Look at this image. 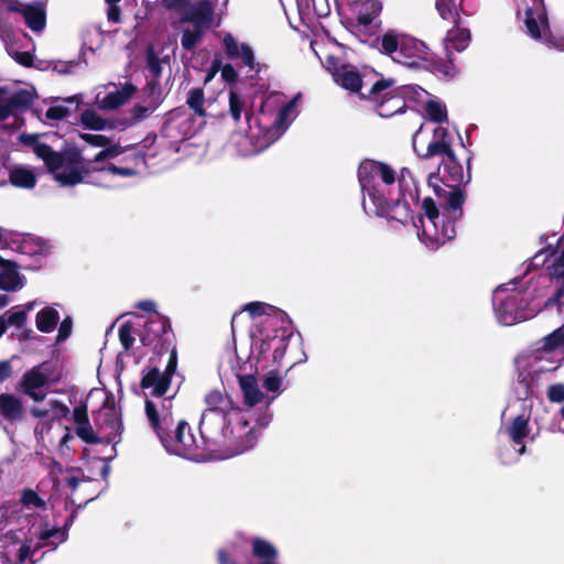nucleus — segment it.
<instances>
[{
	"label": "nucleus",
	"instance_id": "6e6552de",
	"mask_svg": "<svg viewBox=\"0 0 564 564\" xmlns=\"http://www.w3.org/2000/svg\"><path fill=\"white\" fill-rule=\"evenodd\" d=\"M162 6L181 15L180 24L181 44L184 50L191 51L203 39L205 32L214 25L213 0H162Z\"/></svg>",
	"mask_w": 564,
	"mask_h": 564
},
{
	"label": "nucleus",
	"instance_id": "774afa93",
	"mask_svg": "<svg viewBox=\"0 0 564 564\" xmlns=\"http://www.w3.org/2000/svg\"><path fill=\"white\" fill-rule=\"evenodd\" d=\"M557 46L562 50H564V36L560 37V42H557Z\"/></svg>",
	"mask_w": 564,
	"mask_h": 564
},
{
	"label": "nucleus",
	"instance_id": "423d86ee",
	"mask_svg": "<svg viewBox=\"0 0 564 564\" xmlns=\"http://www.w3.org/2000/svg\"><path fill=\"white\" fill-rule=\"evenodd\" d=\"M40 138V134L22 133L19 135V141L30 148L44 162L54 180L62 186H75L79 183L108 186L111 177L135 175V171L130 167L94 166L90 162L85 164L78 151L64 154L54 152Z\"/></svg>",
	"mask_w": 564,
	"mask_h": 564
},
{
	"label": "nucleus",
	"instance_id": "393cba45",
	"mask_svg": "<svg viewBox=\"0 0 564 564\" xmlns=\"http://www.w3.org/2000/svg\"><path fill=\"white\" fill-rule=\"evenodd\" d=\"M224 47L226 54L230 58L240 57L246 66L250 69L257 68V63L254 61V55L252 48L247 44H239L235 37L227 33L223 39Z\"/></svg>",
	"mask_w": 564,
	"mask_h": 564
},
{
	"label": "nucleus",
	"instance_id": "4be33fe9",
	"mask_svg": "<svg viewBox=\"0 0 564 564\" xmlns=\"http://www.w3.org/2000/svg\"><path fill=\"white\" fill-rule=\"evenodd\" d=\"M109 88L110 90L105 96H102L101 91L97 93L96 104L101 109H116L123 105L134 93V87L131 85H124L121 88L112 85Z\"/></svg>",
	"mask_w": 564,
	"mask_h": 564
},
{
	"label": "nucleus",
	"instance_id": "dca6fc26",
	"mask_svg": "<svg viewBox=\"0 0 564 564\" xmlns=\"http://www.w3.org/2000/svg\"><path fill=\"white\" fill-rule=\"evenodd\" d=\"M33 95L29 90L0 88V121L13 118V126H20V113L31 104Z\"/></svg>",
	"mask_w": 564,
	"mask_h": 564
},
{
	"label": "nucleus",
	"instance_id": "603ef678",
	"mask_svg": "<svg viewBox=\"0 0 564 564\" xmlns=\"http://www.w3.org/2000/svg\"><path fill=\"white\" fill-rule=\"evenodd\" d=\"M70 330H72V322H70V319L66 318L62 322V324L58 328L57 340L58 341L65 340L70 335Z\"/></svg>",
	"mask_w": 564,
	"mask_h": 564
},
{
	"label": "nucleus",
	"instance_id": "aec40b11",
	"mask_svg": "<svg viewBox=\"0 0 564 564\" xmlns=\"http://www.w3.org/2000/svg\"><path fill=\"white\" fill-rule=\"evenodd\" d=\"M240 389L243 394L245 404L254 406L257 404L269 408L275 395H267L261 392L259 384L253 376H242L239 378Z\"/></svg>",
	"mask_w": 564,
	"mask_h": 564
},
{
	"label": "nucleus",
	"instance_id": "8fccbe9b",
	"mask_svg": "<svg viewBox=\"0 0 564 564\" xmlns=\"http://www.w3.org/2000/svg\"><path fill=\"white\" fill-rule=\"evenodd\" d=\"M145 412H147V416H148L149 421L151 422L153 429L158 432V435L160 436V434H162V433L160 432V427H159V416H158L155 405L152 401L148 400L145 402Z\"/></svg>",
	"mask_w": 564,
	"mask_h": 564
},
{
	"label": "nucleus",
	"instance_id": "49530a36",
	"mask_svg": "<svg viewBox=\"0 0 564 564\" xmlns=\"http://www.w3.org/2000/svg\"><path fill=\"white\" fill-rule=\"evenodd\" d=\"M282 379L275 372H270L264 377L263 387L268 392L280 393Z\"/></svg>",
	"mask_w": 564,
	"mask_h": 564
},
{
	"label": "nucleus",
	"instance_id": "7c9ffc66",
	"mask_svg": "<svg viewBox=\"0 0 564 564\" xmlns=\"http://www.w3.org/2000/svg\"><path fill=\"white\" fill-rule=\"evenodd\" d=\"M68 409L56 400L50 401L42 406H33L30 410L32 416L43 420H56L57 417L66 415Z\"/></svg>",
	"mask_w": 564,
	"mask_h": 564
},
{
	"label": "nucleus",
	"instance_id": "4468645a",
	"mask_svg": "<svg viewBox=\"0 0 564 564\" xmlns=\"http://www.w3.org/2000/svg\"><path fill=\"white\" fill-rule=\"evenodd\" d=\"M58 373L51 362L40 364L28 370L20 382V390L33 401H43L46 397V388L57 381Z\"/></svg>",
	"mask_w": 564,
	"mask_h": 564
},
{
	"label": "nucleus",
	"instance_id": "9d476101",
	"mask_svg": "<svg viewBox=\"0 0 564 564\" xmlns=\"http://www.w3.org/2000/svg\"><path fill=\"white\" fill-rule=\"evenodd\" d=\"M381 50L392 61L410 68H426L432 63V53L420 40L389 31L381 37Z\"/></svg>",
	"mask_w": 564,
	"mask_h": 564
},
{
	"label": "nucleus",
	"instance_id": "f257e3e1",
	"mask_svg": "<svg viewBox=\"0 0 564 564\" xmlns=\"http://www.w3.org/2000/svg\"><path fill=\"white\" fill-rule=\"evenodd\" d=\"M413 148L422 158L442 156L440 174L429 176V186L434 196L422 202L423 215L420 217L419 239L430 249H437L455 236L454 224L463 215L465 202L460 185L468 182L463 165L456 160L449 144V135L445 128L433 129V137L427 140L421 127L413 135Z\"/></svg>",
	"mask_w": 564,
	"mask_h": 564
},
{
	"label": "nucleus",
	"instance_id": "a19ab883",
	"mask_svg": "<svg viewBox=\"0 0 564 564\" xmlns=\"http://www.w3.org/2000/svg\"><path fill=\"white\" fill-rule=\"evenodd\" d=\"M229 110L235 121L240 120L245 111V101L235 90H230L229 93Z\"/></svg>",
	"mask_w": 564,
	"mask_h": 564
},
{
	"label": "nucleus",
	"instance_id": "c756f323",
	"mask_svg": "<svg viewBox=\"0 0 564 564\" xmlns=\"http://www.w3.org/2000/svg\"><path fill=\"white\" fill-rule=\"evenodd\" d=\"M74 415L76 423V434L78 435V437H80L84 442L90 444L104 442L98 431L95 432L93 430L85 412L80 410H75Z\"/></svg>",
	"mask_w": 564,
	"mask_h": 564
},
{
	"label": "nucleus",
	"instance_id": "5701e85b",
	"mask_svg": "<svg viewBox=\"0 0 564 564\" xmlns=\"http://www.w3.org/2000/svg\"><path fill=\"white\" fill-rule=\"evenodd\" d=\"M382 7L379 0H354L350 10L359 26H368L379 15Z\"/></svg>",
	"mask_w": 564,
	"mask_h": 564
},
{
	"label": "nucleus",
	"instance_id": "1a4fd4ad",
	"mask_svg": "<svg viewBox=\"0 0 564 564\" xmlns=\"http://www.w3.org/2000/svg\"><path fill=\"white\" fill-rule=\"evenodd\" d=\"M517 281L499 285L492 294L497 321L506 326L534 317L541 310L540 303L529 304L524 295L516 289Z\"/></svg>",
	"mask_w": 564,
	"mask_h": 564
},
{
	"label": "nucleus",
	"instance_id": "39448f33",
	"mask_svg": "<svg viewBox=\"0 0 564 564\" xmlns=\"http://www.w3.org/2000/svg\"><path fill=\"white\" fill-rule=\"evenodd\" d=\"M299 96L288 100L278 91H271L262 97L257 112H246L249 133H235L230 143L241 156L254 155L276 141L297 117Z\"/></svg>",
	"mask_w": 564,
	"mask_h": 564
},
{
	"label": "nucleus",
	"instance_id": "f704fd0d",
	"mask_svg": "<svg viewBox=\"0 0 564 564\" xmlns=\"http://www.w3.org/2000/svg\"><path fill=\"white\" fill-rule=\"evenodd\" d=\"M80 123L84 128L89 130H107L113 128L111 121L105 119L100 115H98L95 110H85L80 116Z\"/></svg>",
	"mask_w": 564,
	"mask_h": 564
},
{
	"label": "nucleus",
	"instance_id": "de8ad7c7",
	"mask_svg": "<svg viewBox=\"0 0 564 564\" xmlns=\"http://www.w3.org/2000/svg\"><path fill=\"white\" fill-rule=\"evenodd\" d=\"M547 398L551 402L561 403L564 401V384L555 383L549 387Z\"/></svg>",
	"mask_w": 564,
	"mask_h": 564
},
{
	"label": "nucleus",
	"instance_id": "c85d7f7f",
	"mask_svg": "<svg viewBox=\"0 0 564 564\" xmlns=\"http://www.w3.org/2000/svg\"><path fill=\"white\" fill-rule=\"evenodd\" d=\"M9 180L15 187L31 189L36 184V174L32 167L15 165L9 172Z\"/></svg>",
	"mask_w": 564,
	"mask_h": 564
},
{
	"label": "nucleus",
	"instance_id": "bb28decb",
	"mask_svg": "<svg viewBox=\"0 0 564 564\" xmlns=\"http://www.w3.org/2000/svg\"><path fill=\"white\" fill-rule=\"evenodd\" d=\"M550 274L562 286L557 288L555 294L544 303V306L547 307L553 304L564 306V246L561 248L554 263L550 267Z\"/></svg>",
	"mask_w": 564,
	"mask_h": 564
},
{
	"label": "nucleus",
	"instance_id": "bf43d9fd",
	"mask_svg": "<svg viewBox=\"0 0 564 564\" xmlns=\"http://www.w3.org/2000/svg\"><path fill=\"white\" fill-rule=\"evenodd\" d=\"M148 63H149V66L151 67L152 72L154 74H158L159 73V63H158V59L156 57L154 56L153 52L150 51L148 53Z\"/></svg>",
	"mask_w": 564,
	"mask_h": 564
},
{
	"label": "nucleus",
	"instance_id": "ea45409f",
	"mask_svg": "<svg viewBox=\"0 0 564 564\" xmlns=\"http://www.w3.org/2000/svg\"><path fill=\"white\" fill-rule=\"evenodd\" d=\"M454 0H436L435 7L443 20L457 22V11Z\"/></svg>",
	"mask_w": 564,
	"mask_h": 564
},
{
	"label": "nucleus",
	"instance_id": "6e6d98bb",
	"mask_svg": "<svg viewBox=\"0 0 564 564\" xmlns=\"http://www.w3.org/2000/svg\"><path fill=\"white\" fill-rule=\"evenodd\" d=\"M219 68H220V62L215 59L213 62L210 68L208 69V73L204 79V83L205 84L209 83L216 76V74L219 72Z\"/></svg>",
	"mask_w": 564,
	"mask_h": 564
},
{
	"label": "nucleus",
	"instance_id": "a18cd8bd",
	"mask_svg": "<svg viewBox=\"0 0 564 564\" xmlns=\"http://www.w3.org/2000/svg\"><path fill=\"white\" fill-rule=\"evenodd\" d=\"M55 420L39 421L34 427V434L39 443L45 444L46 436Z\"/></svg>",
	"mask_w": 564,
	"mask_h": 564
},
{
	"label": "nucleus",
	"instance_id": "5fc2aeb1",
	"mask_svg": "<svg viewBox=\"0 0 564 564\" xmlns=\"http://www.w3.org/2000/svg\"><path fill=\"white\" fill-rule=\"evenodd\" d=\"M271 419L272 415L269 412V408H264V410L258 415L256 423L260 429H263L269 425Z\"/></svg>",
	"mask_w": 564,
	"mask_h": 564
},
{
	"label": "nucleus",
	"instance_id": "f03ea898",
	"mask_svg": "<svg viewBox=\"0 0 564 564\" xmlns=\"http://www.w3.org/2000/svg\"><path fill=\"white\" fill-rule=\"evenodd\" d=\"M197 440L186 422H180L173 435L160 434L165 449L174 455L202 460L207 458L204 446L215 458H229L254 446L257 432L249 427L250 410L232 405L231 400L219 391L209 392L206 398Z\"/></svg>",
	"mask_w": 564,
	"mask_h": 564
},
{
	"label": "nucleus",
	"instance_id": "37998d69",
	"mask_svg": "<svg viewBox=\"0 0 564 564\" xmlns=\"http://www.w3.org/2000/svg\"><path fill=\"white\" fill-rule=\"evenodd\" d=\"M243 311L248 312L252 317L261 315H270L274 311V307L263 302H251L248 303Z\"/></svg>",
	"mask_w": 564,
	"mask_h": 564
},
{
	"label": "nucleus",
	"instance_id": "e2e57ef3",
	"mask_svg": "<svg viewBox=\"0 0 564 564\" xmlns=\"http://www.w3.org/2000/svg\"><path fill=\"white\" fill-rule=\"evenodd\" d=\"M6 292L0 289V308L6 307L11 302V297Z\"/></svg>",
	"mask_w": 564,
	"mask_h": 564
},
{
	"label": "nucleus",
	"instance_id": "58836bf2",
	"mask_svg": "<svg viewBox=\"0 0 564 564\" xmlns=\"http://www.w3.org/2000/svg\"><path fill=\"white\" fill-rule=\"evenodd\" d=\"M187 105L194 110V112L200 117L205 116L204 102L205 96L200 88L191 89L187 94Z\"/></svg>",
	"mask_w": 564,
	"mask_h": 564
},
{
	"label": "nucleus",
	"instance_id": "6ab92c4d",
	"mask_svg": "<svg viewBox=\"0 0 564 564\" xmlns=\"http://www.w3.org/2000/svg\"><path fill=\"white\" fill-rule=\"evenodd\" d=\"M80 138L90 145L102 148L90 161L94 166H99V163L115 159L124 152L123 147L119 143H112L109 138L102 134L82 133Z\"/></svg>",
	"mask_w": 564,
	"mask_h": 564
},
{
	"label": "nucleus",
	"instance_id": "473e14b6",
	"mask_svg": "<svg viewBox=\"0 0 564 564\" xmlns=\"http://www.w3.org/2000/svg\"><path fill=\"white\" fill-rule=\"evenodd\" d=\"M0 415L8 421H15L22 415L21 401L11 394L0 395Z\"/></svg>",
	"mask_w": 564,
	"mask_h": 564
},
{
	"label": "nucleus",
	"instance_id": "052dcab7",
	"mask_svg": "<svg viewBox=\"0 0 564 564\" xmlns=\"http://www.w3.org/2000/svg\"><path fill=\"white\" fill-rule=\"evenodd\" d=\"M11 375V367L7 362L0 364V382Z\"/></svg>",
	"mask_w": 564,
	"mask_h": 564
},
{
	"label": "nucleus",
	"instance_id": "cd10ccee",
	"mask_svg": "<svg viewBox=\"0 0 564 564\" xmlns=\"http://www.w3.org/2000/svg\"><path fill=\"white\" fill-rule=\"evenodd\" d=\"M507 433L514 446H519V448H514L517 457L522 455L525 451L523 440L529 435V420L523 415L517 416L508 427Z\"/></svg>",
	"mask_w": 564,
	"mask_h": 564
},
{
	"label": "nucleus",
	"instance_id": "a878e982",
	"mask_svg": "<svg viewBox=\"0 0 564 564\" xmlns=\"http://www.w3.org/2000/svg\"><path fill=\"white\" fill-rule=\"evenodd\" d=\"M25 280L18 272L14 263L0 257V289L8 292H17L24 286Z\"/></svg>",
	"mask_w": 564,
	"mask_h": 564
},
{
	"label": "nucleus",
	"instance_id": "864d4df0",
	"mask_svg": "<svg viewBox=\"0 0 564 564\" xmlns=\"http://www.w3.org/2000/svg\"><path fill=\"white\" fill-rule=\"evenodd\" d=\"M10 55L21 65L29 66L32 64V56L28 52H10Z\"/></svg>",
	"mask_w": 564,
	"mask_h": 564
},
{
	"label": "nucleus",
	"instance_id": "69168bd1",
	"mask_svg": "<svg viewBox=\"0 0 564 564\" xmlns=\"http://www.w3.org/2000/svg\"><path fill=\"white\" fill-rule=\"evenodd\" d=\"M64 104H69V105H74L75 109L78 107L79 102H80V98L79 96H72L65 100H63Z\"/></svg>",
	"mask_w": 564,
	"mask_h": 564
},
{
	"label": "nucleus",
	"instance_id": "13d9d810",
	"mask_svg": "<svg viewBox=\"0 0 564 564\" xmlns=\"http://www.w3.org/2000/svg\"><path fill=\"white\" fill-rule=\"evenodd\" d=\"M217 558L219 564H236V562L229 556L228 552L224 549H220L217 552Z\"/></svg>",
	"mask_w": 564,
	"mask_h": 564
},
{
	"label": "nucleus",
	"instance_id": "f8f14e48",
	"mask_svg": "<svg viewBox=\"0 0 564 564\" xmlns=\"http://www.w3.org/2000/svg\"><path fill=\"white\" fill-rule=\"evenodd\" d=\"M8 13H19L33 32H41L46 25L45 4L41 1L24 3L20 0H0V37L8 43L12 35V26Z\"/></svg>",
	"mask_w": 564,
	"mask_h": 564
},
{
	"label": "nucleus",
	"instance_id": "e433bc0d",
	"mask_svg": "<svg viewBox=\"0 0 564 564\" xmlns=\"http://www.w3.org/2000/svg\"><path fill=\"white\" fill-rule=\"evenodd\" d=\"M297 10L303 19L324 17L328 13L327 6L317 4L315 0H296Z\"/></svg>",
	"mask_w": 564,
	"mask_h": 564
},
{
	"label": "nucleus",
	"instance_id": "9b49d317",
	"mask_svg": "<svg viewBox=\"0 0 564 564\" xmlns=\"http://www.w3.org/2000/svg\"><path fill=\"white\" fill-rule=\"evenodd\" d=\"M517 15L522 18L528 35L533 40L542 41L549 46L563 51L557 46L560 37L564 36V24L556 25L554 30L549 26L547 15L543 0H514Z\"/></svg>",
	"mask_w": 564,
	"mask_h": 564
},
{
	"label": "nucleus",
	"instance_id": "3c124183",
	"mask_svg": "<svg viewBox=\"0 0 564 564\" xmlns=\"http://www.w3.org/2000/svg\"><path fill=\"white\" fill-rule=\"evenodd\" d=\"M220 74H221V78L227 82V83H234L236 79H237V72L236 69L230 65V64H226L224 66L220 65Z\"/></svg>",
	"mask_w": 564,
	"mask_h": 564
},
{
	"label": "nucleus",
	"instance_id": "4d7b16f0",
	"mask_svg": "<svg viewBox=\"0 0 564 564\" xmlns=\"http://www.w3.org/2000/svg\"><path fill=\"white\" fill-rule=\"evenodd\" d=\"M74 438L70 430L68 427H65L64 434L59 440V447L62 451L68 447V443Z\"/></svg>",
	"mask_w": 564,
	"mask_h": 564
},
{
	"label": "nucleus",
	"instance_id": "79ce46f5",
	"mask_svg": "<svg viewBox=\"0 0 564 564\" xmlns=\"http://www.w3.org/2000/svg\"><path fill=\"white\" fill-rule=\"evenodd\" d=\"M70 112V109L61 102H56L48 107L45 112V118L48 121H58L66 118Z\"/></svg>",
	"mask_w": 564,
	"mask_h": 564
},
{
	"label": "nucleus",
	"instance_id": "09e8293b",
	"mask_svg": "<svg viewBox=\"0 0 564 564\" xmlns=\"http://www.w3.org/2000/svg\"><path fill=\"white\" fill-rule=\"evenodd\" d=\"M105 1L108 6V10H107L108 20L110 22L118 23L120 21V15H121V11H120V8L118 7V3L121 0H105Z\"/></svg>",
	"mask_w": 564,
	"mask_h": 564
},
{
	"label": "nucleus",
	"instance_id": "20e7f679",
	"mask_svg": "<svg viewBox=\"0 0 564 564\" xmlns=\"http://www.w3.org/2000/svg\"><path fill=\"white\" fill-rule=\"evenodd\" d=\"M359 183L364 193L362 207L369 215L384 216L398 223L411 218L408 196L414 200V181L406 169L397 175L389 165L365 160L358 170Z\"/></svg>",
	"mask_w": 564,
	"mask_h": 564
},
{
	"label": "nucleus",
	"instance_id": "4c0bfd02",
	"mask_svg": "<svg viewBox=\"0 0 564 564\" xmlns=\"http://www.w3.org/2000/svg\"><path fill=\"white\" fill-rule=\"evenodd\" d=\"M425 111L433 122H445L447 121L446 107L438 100H430L425 106Z\"/></svg>",
	"mask_w": 564,
	"mask_h": 564
},
{
	"label": "nucleus",
	"instance_id": "72a5a7b5",
	"mask_svg": "<svg viewBox=\"0 0 564 564\" xmlns=\"http://www.w3.org/2000/svg\"><path fill=\"white\" fill-rule=\"evenodd\" d=\"M59 314L54 307H44L36 314V327L43 333H51L55 329Z\"/></svg>",
	"mask_w": 564,
	"mask_h": 564
},
{
	"label": "nucleus",
	"instance_id": "2eb2a0df",
	"mask_svg": "<svg viewBox=\"0 0 564 564\" xmlns=\"http://www.w3.org/2000/svg\"><path fill=\"white\" fill-rule=\"evenodd\" d=\"M392 86L391 79L379 80L371 86L366 96L376 105L378 113L382 117L392 116L403 107V100L394 94Z\"/></svg>",
	"mask_w": 564,
	"mask_h": 564
},
{
	"label": "nucleus",
	"instance_id": "0e129e2a",
	"mask_svg": "<svg viewBox=\"0 0 564 564\" xmlns=\"http://www.w3.org/2000/svg\"><path fill=\"white\" fill-rule=\"evenodd\" d=\"M66 482L72 489H76L78 484L80 482V479L75 476H68L66 478Z\"/></svg>",
	"mask_w": 564,
	"mask_h": 564
},
{
	"label": "nucleus",
	"instance_id": "0eeeda50",
	"mask_svg": "<svg viewBox=\"0 0 564 564\" xmlns=\"http://www.w3.org/2000/svg\"><path fill=\"white\" fill-rule=\"evenodd\" d=\"M564 361V326L556 328L536 343V347L516 359L514 392L519 399L534 397L544 375L555 371Z\"/></svg>",
	"mask_w": 564,
	"mask_h": 564
},
{
	"label": "nucleus",
	"instance_id": "b1692460",
	"mask_svg": "<svg viewBox=\"0 0 564 564\" xmlns=\"http://www.w3.org/2000/svg\"><path fill=\"white\" fill-rule=\"evenodd\" d=\"M35 302H29L24 305H17L0 316V337L8 327L21 328L25 325L29 313L34 308Z\"/></svg>",
	"mask_w": 564,
	"mask_h": 564
},
{
	"label": "nucleus",
	"instance_id": "ddd939ff",
	"mask_svg": "<svg viewBox=\"0 0 564 564\" xmlns=\"http://www.w3.org/2000/svg\"><path fill=\"white\" fill-rule=\"evenodd\" d=\"M275 318H267L262 327L252 330L251 348L259 357L272 355V360L279 362L286 350L291 333L285 328L275 326Z\"/></svg>",
	"mask_w": 564,
	"mask_h": 564
},
{
	"label": "nucleus",
	"instance_id": "a211bd4d",
	"mask_svg": "<svg viewBox=\"0 0 564 564\" xmlns=\"http://www.w3.org/2000/svg\"><path fill=\"white\" fill-rule=\"evenodd\" d=\"M176 369V356L172 352L166 365L165 371L161 372L156 368L144 371L141 387L149 390L152 395H163L170 387L171 376Z\"/></svg>",
	"mask_w": 564,
	"mask_h": 564
},
{
	"label": "nucleus",
	"instance_id": "f3484780",
	"mask_svg": "<svg viewBox=\"0 0 564 564\" xmlns=\"http://www.w3.org/2000/svg\"><path fill=\"white\" fill-rule=\"evenodd\" d=\"M95 424L104 442H117L122 424L120 414L112 400L107 398L102 406L95 413Z\"/></svg>",
	"mask_w": 564,
	"mask_h": 564
},
{
	"label": "nucleus",
	"instance_id": "412c9836",
	"mask_svg": "<svg viewBox=\"0 0 564 564\" xmlns=\"http://www.w3.org/2000/svg\"><path fill=\"white\" fill-rule=\"evenodd\" d=\"M328 69L332 72L334 80L343 88L357 93L364 85V82L358 72L350 65H341L340 67L332 68L333 61H327Z\"/></svg>",
	"mask_w": 564,
	"mask_h": 564
},
{
	"label": "nucleus",
	"instance_id": "c9c22d12",
	"mask_svg": "<svg viewBox=\"0 0 564 564\" xmlns=\"http://www.w3.org/2000/svg\"><path fill=\"white\" fill-rule=\"evenodd\" d=\"M252 552L261 561V564L267 561H274L278 556L275 547L270 542L260 538L252 540Z\"/></svg>",
	"mask_w": 564,
	"mask_h": 564
},
{
	"label": "nucleus",
	"instance_id": "2f4dec72",
	"mask_svg": "<svg viewBox=\"0 0 564 564\" xmlns=\"http://www.w3.org/2000/svg\"><path fill=\"white\" fill-rule=\"evenodd\" d=\"M470 35L465 29L454 28L447 32L445 39V48L448 53L452 51L462 52L469 44Z\"/></svg>",
	"mask_w": 564,
	"mask_h": 564
},
{
	"label": "nucleus",
	"instance_id": "c03bdc74",
	"mask_svg": "<svg viewBox=\"0 0 564 564\" xmlns=\"http://www.w3.org/2000/svg\"><path fill=\"white\" fill-rule=\"evenodd\" d=\"M119 339L123 348L129 349L134 343V330L131 324L124 323L119 328Z\"/></svg>",
	"mask_w": 564,
	"mask_h": 564
},
{
	"label": "nucleus",
	"instance_id": "680f3d73",
	"mask_svg": "<svg viewBox=\"0 0 564 564\" xmlns=\"http://www.w3.org/2000/svg\"><path fill=\"white\" fill-rule=\"evenodd\" d=\"M138 307L147 312H152L154 311L155 304L151 301H143L138 304Z\"/></svg>",
	"mask_w": 564,
	"mask_h": 564
},
{
	"label": "nucleus",
	"instance_id": "338daca9",
	"mask_svg": "<svg viewBox=\"0 0 564 564\" xmlns=\"http://www.w3.org/2000/svg\"><path fill=\"white\" fill-rule=\"evenodd\" d=\"M560 421H558V424H560V430L562 432H564V406L560 410Z\"/></svg>",
	"mask_w": 564,
	"mask_h": 564
},
{
	"label": "nucleus",
	"instance_id": "7ed1b4c3",
	"mask_svg": "<svg viewBox=\"0 0 564 564\" xmlns=\"http://www.w3.org/2000/svg\"><path fill=\"white\" fill-rule=\"evenodd\" d=\"M21 503L0 509L2 554L10 564H25L36 550L67 540L65 528L50 525L40 514L28 512L45 509L46 502L37 492L24 489Z\"/></svg>",
	"mask_w": 564,
	"mask_h": 564
}]
</instances>
